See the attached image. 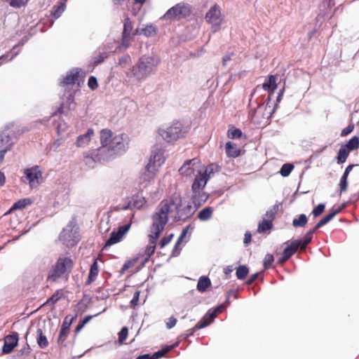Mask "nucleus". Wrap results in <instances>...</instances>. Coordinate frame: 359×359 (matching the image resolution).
I'll return each instance as SVG.
<instances>
[{
	"instance_id": "obj_46",
	"label": "nucleus",
	"mask_w": 359,
	"mask_h": 359,
	"mask_svg": "<svg viewBox=\"0 0 359 359\" xmlns=\"http://www.w3.org/2000/svg\"><path fill=\"white\" fill-rule=\"evenodd\" d=\"M29 0H9V4L13 8H20L27 5Z\"/></svg>"
},
{
	"instance_id": "obj_27",
	"label": "nucleus",
	"mask_w": 359,
	"mask_h": 359,
	"mask_svg": "<svg viewBox=\"0 0 359 359\" xmlns=\"http://www.w3.org/2000/svg\"><path fill=\"white\" fill-rule=\"evenodd\" d=\"M211 285L210 280L207 276H201L197 283V290L201 292H204Z\"/></svg>"
},
{
	"instance_id": "obj_54",
	"label": "nucleus",
	"mask_w": 359,
	"mask_h": 359,
	"mask_svg": "<svg viewBox=\"0 0 359 359\" xmlns=\"http://www.w3.org/2000/svg\"><path fill=\"white\" fill-rule=\"evenodd\" d=\"M10 137L8 135H0V147H6L10 142Z\"/></svg>"
},
{
	"instance_id": "obj_23",
	"label": "nucleus",
	"mask_w": 359,
	"mask_h": 359,
	"mask_svg": "<svg viewBox=\"0 0 359 359\" xmlns=\"http://www.w3.org/2000/svg\"><path fill=\"white\" fill-rule=\"evenodd\" d=\"M123 135L112 137L110 144L108 147L111 150H120L124 147Z\"/></svg>"
},
{
	"instance_id": "obj_16",
	"label": "nucleus",
	"mask_w": 359,
	"mask_h": 359,
	"mask_svg": "<svg viewBox=\"0 0 359 359\" xmlns=\"http://www.w3.org/2000/svg\"><path fill=\"white\" fill-rule=\"evenodd\" d=\"M197 163H198V160L197 158H193L185 161L182 166L179 169L180 173L182 175L187 177L194 175L195 173L194 165Z\"/></svg>"
},
{
	"instance_id": "obj_12",
	"label": "nucleus",
	"mask_w": 359,
	"mask_h": 359,
	"mask_svg": "<svg viewBox=\"0 0 359 359\" xmlns=\"http://www.w3.org/2000/svg\"><path fill=\"white\" fill-rule=\"evenodd\" d=\"M18 334L13 333L6 336L4 339V344L3 346V352L4 353H10L13 348L18 345Z\"/></svg>"
},
{
	"instance_id": "obj_48",
	"label": "nucleus",
	"mask_w": 359,
	"mask_h": 359,
	"mask_svg": "<svg viewBox=\"0 0 359 359\" xmlns=\"http://www.w3.org/2000/svg\"><path fill=\"white\" fill-rule=\"evenodd\" d=\"M325 208L324 204L320 203L313 210L312 214L314 217H318L324 212Z\"/></svg>"
},
{
	"instance_id": "obj_3",
	"label": "nucleus",
	"mask_w": 359,
	"mask_h": 359,
	"mask_svg": "<svg viewBox=\"0 0 359 359\" xmlns=\"http://www.w3.org/2000/svg\"><path fill=\"white\" fill-rule=\"evenodd\" d=\"M164 162L165 159L161 151H158L154 152L151 156L148 163L140 174V183L149 182L151 180H154L159 168L164 163Z\"/></svg>"
},
{
	"instance_id": "obj_62",
	"label": "nucleus",
	"mask_w": 359,
	"mask_h": 359,
	"mask_svg": "<svg viewBox=\"0 0 359 359\" xmlns=\"http://www.w3.org/2000/svg\"><path fill=\"white\" fill-rule=\"evenodd\" d=\"M177 346V344H174V345H171V346H166L165 348H163V349H161L162 352L163 353L164 355H165L167 353H168L169 351H170L172 349H173L175 347H176Z\"/></svg>"
},
{
	"instance_id": "obj_6",
	"label": "nucleus",
	"mask_w": 359,
	"mask_h": 359,
	"mask_svg": "<svg viewBox=\"0 0 359 359\" xmlns=\"http://www.w3.org/2000/svg\"><path fill=\"white\" fill-rule=\"evenodd\" d=\"M190 14V9L188 6L178 4L170 8L162 17L164 20H178L186 18Z\"/></svg>"
},
{
	"instance_id": "obj_33",
	"label": "nucleus",
	"mask_w": 359,
	"mask_h": 359,
	"mask_svg": "<svg viewBox=\"0 0 359 359\" xmlns=\"http://www.w3.org/2000/svg\"><path fill=\"white\" fill-rule=\"evenodd\" d=\"M350 151L346 149V147L342 146L337 153V163L339 164L343 163L346 161L347 157L348 156Z\"/></svg>"
},
{
	"instance_id": "obj_28",
	"label": "nucleus",
	"mask_w": 359,
	"mask_h": 359,
	"mask_svg": "<svg viewBox=\"0 0 359 359\" xmlns=\"http://www.w3.org/2000/svg\"><path fill=\"white\" fill-rule=\"evenodd\" d=\"M79 77V72H71L64 78L62 83L63 86L74 85L78 81Z\"/></svg>"
},
{
	"instance_id": "obj_64",
	"label": "nucleus",
	"mask_w": 359,
	"mask_h": 359,
	"mask_svg": "<svg viewBox=\"0 0 359 359\" xmlns=\"http://www.w3.org/2000/svg\"><path fill=\"white\" fill-rule=\"evenodd\" d=\"M136 359H153V356L150 354H144L138 356Z\"/></svg>"
},
{
	"instance_id": "obj_56",
	"label": "nucleus",
	"mask_w": 359,
	"mask_h": 359,
	"mask_svg": "<svg viewBox=\"0 0 359 359\" xmlns=\"http://www.w3.org/2000/svg\"><path fill=\"white\" fill-rule=\"evenodd\" d=\"M353 125H349L347 127H346L345 128H344L341 133V136H346L348 135L349 133H351L353 130Z\"/></svg>"
},
{
	"instance_id": "obj_39",
	"label": "nucleus",
	"mask_w": 359,
	"mask_h": 359,
	"mask_svg": "<svg viewBox=\"0 0 359 359\" xmlns=\"http://www.w3.org/2000/svg\"><path fill=\"white\" fill-rule=\"evenodd\" d=\"M349 151L357 149L359 147V137L357 136L353 137L344 145Z\"/></svg>"
},
{
	"instance_id": "obj_51",
	"label": "nucleus",
	"mask_w": 359,
	"mask_h": 359,
	"mask_svg": "<svg viewBox=\"0 0 359 359\" xmlns=\"http://www.w3.org/2000/svg\"><path fill=\"white\" fill-rule=\"evenodd\" d=\"M140 292L137 290L135 292L133 299L130 301V306L133 308H135L137 304L140 299Z\"/></svg>"
},
{
	"instance_id": "obj_45",
	"label": "nucleus",
	"mask_w": 359,
	"mask_h": 359,
	"mask_svg": "<svg viewBox=\"0 0 359 359\" xmlns=\"http://www.w3.org/2000/svg\"><path fill=\"white\" fill-rule=\"evenodd\" d=\"M274 261L273 256L271 254H266L264 259V269H269Z\"/></svg>"
},
{
	"instance_id": "obj_26",
	"label": "nucleus",
	"mask_w": 359,
	"mask_h": 359,
	"mask_svg": "<svg viewBox=\"0 0 359 359\" xmlns=\"http://www.w3.org/2000/svg\"><path fill=\"white\" fill-rule=\"evenodd\" d=\"M98 273H99V267H98V264H97V261L95 259H94V262L90 268V271H89L88 278V284L91 283L96 279V278L98 275Z\"/></svg>"
},
{
	"instance_id": "obj_7",
	"label": "nucleus",
	"mask_w": 359,
	"mask_h": 359,
	"mask_svg": "<svg viewBox=\"0 0 359 359\" xmlns=\"http://www.w3.org/2000/svg\"><path fill=\"white\" fill-rule=\"evenodd\" d=\"M153 69V59L149 57H142L140 58L134 74L139 79H142L150 74Z\"/></svg>"
},
{
	"instance_id": "obj_17",
	"label": "nucleus",
	"mask_w": 359,
	"mask_h": 359,
	"mask_svg": "<svg viewBox=\"0 0 359 359\" xmlns=\"http://www.w3.org/2000/svg\"><path fill=\"white\" fill-rule=\"evenodd\" d=\"M191 201L194 203L193 207L196 208V210L201 207L208 200L209 196L203 190L198 191H192Z\"/></svg>"
},
{
	"instance_id": "obj_30",
	"label": "nucleus",
	"mask_w": 359,
	"mask_h": 359,
	"mask_svg": "<svg viewBox=\"0 0 359 359\" xmlns=\"http://www.w3.org/2000/svg\"><path fill=\"white\" fill-rule=\"evenodd\" d=\"M36 334V341L39 346L41 348H46L49 343L46 336L43 334L42 330L41 328L37 329Z\"/></svg>"
},
{
	"instance_id": "obj_34",
	"label": "nucleus",
	"mask_w": 359,
	"mask_h": 359,
	"mask_svg": "<svg viewBox=\"0 0 359 359\" xmlns=\"http://www.w3.org/2000/svg\"><path fill=\"white\" fill-rule=\"evenodd\" d=\"M308 222V218L304 214H301L298 217L292 220V225L294 227H304Z\"/></svg>"
},
{
	"instance_id": "obj_57",
	"label": "nucleus",
	"mask_w": 359,
	"mask_h": 359,
	"mask_svg": "<svg viewBox=\"0 0 359 359\" xmlns=\"http://www.w3.org/2000/svg\"><path fill=\"white\" fill-rule=\"evenodd\" d=\"M189 228V226H187L182 232L180 236L179 237L177 241V243L175 244V248H176L178 245V244H180L181 243V241H182V239L186 236L187 232H188V229Z\"/></svg>"
},
{
	"instance_id": "obj_15",
	"label": "nucleus",
	"mask_w": 359,
	"mask_h": 359,
	"mask_svg": "<svg viewBox=\"0 0 359 359\" xmlns=\"http://www.w3.org/2000/svg\"><path fill=\"white\" fill-rule=\"evenodd\" d=\"M205 175V173L199 172L198 175L196 176L191 186L192 191H198L204 189L208 181L209 180V176H206Z\"/></svg>"
},
{
	"instance_id": "obj_38",
	"label": "nucleus",
	"mask_w": 359,
	"mask_h": 359,
	"mask_svg": "<svg viewBox=\"0 0 359 359\" xmlns=\"http://www.w3.org/2000/svg\"><path fill=\"white\" fill-rule=\"evenodd\" d=\"M264 107L263 105H258L256 109L254 110H251L249 112V116L250 117L251 121L255 123H259V120L257 118V114L262 113V109Z\"/></svg>"
},
{
	"instance_id": "obj_37",
	"label": "nucleus",
	"mask_w": 359,
	"mask_h": 359,
	"mask_svg": "<svg viewBox=\"0 0 359 359\" xmlns=\"http://www.w3.org/2000/svg\"><path fill=\"white\" fill-rule=\"evenodd\" d=\"M242 131L238 128H234L233 126L230 127L227 131V137L230 139H239L242 137Z\"/></svg>"
},
{
	"instance_id": "obj_43",
	"label": "nucleus",
	"mask_w": 359,
	"mask_h": 359,
	"mask_svg": "<svg viewBox=\"0 0 359 359\" xmlns=\"http://www.w3.org/2000/svg\"><path fill=\"white\" fill-rule=\"evenodd\" d=\"M128 335V329L127 327H123L121 328V331L118 332V343L120 344H123L126 339H127Z\"/></svg>"
},
{
	"instance_id": "obj_55",
	"label": "nucleus",
	"mask_w": 359,
	"mask_h": 359,
	"mask_svg": "<svg viewBox=\"0 0 359 359\" xmlns=\"http://www.w3.org/2000/svg\"><path fill=\"white\" fill-rule=\"evenodd\" d=\"M177 320L174 316H171L168 319V321L166 322V327L168 329L172 328L177 323Z\"/></svg>"
},
{
	"instance_id": "obj_36",
	"label": "nucleus",
	"mask_w": 359,
	"mask_h": 359,
	"mask_svg": "<svg viewBox=\"0 0 359 359\" xmlns=\"http://www.w3.org/2000/svg\"><path fill=\"white\" fill-rule=\"evenodd\" d=\"M298 250L297 243H294V241L291 242L289 245L283 250V253L287 256V257L290 258L292 255H294Z\"/></svg>"
},
{
	"instance_id": "obj_13",
	"label": "nucleus",
	"mask_w": 359,
	"mask_h": 359,
	"mask_svg": "<svg viewBox=\"0 0 359 359\" xmlns=\"http://www.w3.org/2000/svg\"><path fill=\"white\" fill-rule=\"evenodd\" d=\"M345 206L346 205L344 204L338 207L333 206L331 208L330 213L316 224L315 226V230H318L321 226L328 223L335 215L339 214L345 208Z\"/></svg>"
},
{
	"instance_id": "obj_32",
	"label": "nucleus",
	"mask_w": 359,
	"mask_h": 359,
	"mask_svg": "<svg viewBox=\"0 0 359 359\" xmlns=\"http://www.w3.org/2000/svg\"><path fill=\"white\" fill-rule=\"evenodd\" d=\"M273 228V223L270 222V220H267L263 218L262 221L259 223L257 227V233H262L266 232L268 230H270Z\"/></svg>"
},
{
	"instance_id": "obj_52",
	"label": "nucleus",
	"mask_w": 359,
	"mask_h": 359,
	"mask_svg": "<svg viewBox=\"0 0 359 359\" xmlns=\"http://www.w3.org/2000/svg\"><path fill=\"white\" fill-rule=\"evenodd\" d=\"M317 230H315V227L312 229V230H310L309 231L306 235H305V237H304V239L303 240V241L304 242V243L306 244H309L311 241H312V238H313V233L316 231Z\"/></svg>"
},
{
	"instance_id": "obj_58",
	"label": "nucleus",
	"mask_w": 359,
	"mask_h": 359,
	"mask_svg": "<svg viewBox=\"0 0 359 359\" xmlns=\"http://www.w3.org/2000/svg\"><path fill=\"white\" fill-rule=\"evenodd\" d=\"M294 243H297L298 248H300V251H304L306 248L307 244L304 243L303 241L295 240Z\"/></svg>"
},
{
	"instance_id": "obj_59",
	"label": "nucleus",
	"mask_w": 359,
	"mask_h": 359,
	"mask_svg": "<svg viewBox=\"0 0 359 359\" xmlns=\"http://www.w3.org/2000/svg\"><path fill=\"white\" fill-rule=\"evenodd\" d=\"M251 241H252V235H251L250 232L247 231L245 233V237H244L243 243L245 245H248V244H249L251 242Z\"/></svg>"
},
{
	"instance_id": "obj_2",
	"label": "nucleus",
	"mask_w": 359,
	"mask_h": 359,
	"mask_svg": "<svg viewBox=\"0 0 359 359\" xmlns=\"http://www.w3.org/2000/svg\"><path fill=\"white\" fill-rule=\"evenodd\" d=\"M74 267V262L69 257H60L52 265L47 276V281L55 283L59 279L67 277Z\"/></svg>"
},
{
	"instance_id": "obj_42",
	"label": "nucleus",
	"mask_w": 359,
	"mask_h": 359,
	"mask_svg": "<svg viewBox=\"0 0 359 359\" xmlns=\"http://www.w3.org/2000/svg\"><path fill=\"white\" fill-rule=\"evenodd\" d=\"M293 169H294V165L292 164L285 163L282 165V167L280 168V174L283 177H287L290 174V172H292V170Z\"/></svg>"
},
{
	"instance_id": "obj_22",
	"label": "nucleus",
	"mask_w": 359,
	"mask_h": 359,
	"mask_svg": "<svg viewBox=\"0 0 359 359\" xmlns=\"http://www.w3.org/2000/svg\"><path fill=\"white\" fill-rule=\"evenodd\" d=\"M94 134V130L92 128L88 130L87 133L84 135H79L76 140V144L78 147H81L87 145Z\"/></svg>"
},
{
	"instance_id": "obj_24",
	"label": "nucleus",
	"mask_w": 359,
	"mask_h": 359,
	"mask_svg": "<svg viewBox=\"0 0 359 359\" xmlns=\"http://www.w3.org/2000/svg\"><path fill=\"white\" fill-rule=\"evenodd\" d=\"M32 203V199L29 198H22L15 202L6 215L11 213L15 210H22Z\"/></svg>"
},
{
	"instance_id": "obj_35",
	"label": "nucleus",
	"mask_w": 359,
	"mask_h": 359,
	"mask_svg": "<svg viewBox=\"0 0 359 359\" xmlns=\"http://www.w3.org/2000/svg\"><path fill=\"white\" fill-rule=\"evenodd\" d=\"M279 210V205H274L272 206L269 210L266 211V214L264 215V218L270 220L271 223H273V221L275 219L276 215Z\"/></svg>"
},
{
	"instance_id": "obj_19",
	"label": "nucleus",
	"mask_w": 359,
	"mask_h": 359,
	"mask_svg": "<svg viewBox=\"0 0 359 359\" xmlns=\"http://www.w3.org/2000/svg\"><path fill=\"white\" fill-rule=\"evenodd\" d=\"M276 80V76L270 75L268 77V79L262 84V88L264 90L268 91L270 95L274 93V91L277 88Z\"/></svg>"
},
{
	"instance_id": "obj_31",
	"label": "nucleus",
	"mask_w": 359,
	"mask_h": 359,
	"mask_svg": "<svg viewBox=\"0 0 359 359\" xmlns=\"http://www.w3.org/2000/svg\"><path fill=\"white\" fill-rule=\"evenodd\" d=\"M62 290H57L55 293L48 298L43 305H54L57 301H59L63 297Z\"/></svg>"
},
{
	"instance_id": "obj_63",
	"label": "nucleus",
	"mask_w": 359,
	"mask_h": 359,
	"mask_svg": "<svg viewBox=\"0 0 359 359\" xmlns=\"http://www.w3.org/2000/svg\"><path fill=\"white\" fill-rule=\"evenodd\" d=\"M133 264L130 261L125 262L124 264L123 265L122 268H121L122 272H123V271L128 270V269H130L133 266Z\"/></svg>"
},
{
	"instance_id": "obj_41",
	"label": "nucleus",
	"mask_w": 359,
	"mask_h": 359,
	"mask_svg": "<svg viewBox=\"0 0 359 359\" xmlns=\"http://www.w3.org/2000/svg\"><path fill=\"white\" fill-rule=\"evenodd\" d=\"M65 9V1L60 3V5H58L57 6H54L53 8V11L52 12V15L54 17V18L57 19L64 12Z\"/></svg>"
},
{
	"instance_id": "obj_47",
	"label": "nucleus",
	"mask_w": 359,
	"mask_h": 359,
	"mask_svg": "<svg viewBox=\"0 0 359 359\" xmlns=\"http://www.w3.org/2000/svg\"><path fill=\"white\" fill-rule=\"evenodd\" d=\"M173 238V234L170 233L169 235L164 236L159 242V246L161 248H163L165 245H167Z\"/></svg>"
},
{
	"instance_id": "obj_50",
	"label": "nucleus",
	"mask_w": 359,
	"mask_h": 359,
	"mask_svg": "<svg viewBox=\"0 0 359 359\" xmlns=\"http://www.w3.org/2000/svg\"><path fill=\"white\" fill-rule=\"evenodd\" d=\"M348 187V177L342 176L339 182L340 192L346 191Z\"/></svg>"
},
{
	"instance_id": "obj_10",
	"label": "nucleus",
	"mask_w": 359,
	"mask_h": 359,
	"mask_svg": "<svg viewBox=\"0 0 359 359\" xmlns=\"http://www.w3.org/2000/svg\"><path fill=\"white\" fill-rule=\"evenodd\" d=\"M206 21L213 27L220 26L222 18L221 11L217 5L212 6L205 15Z\"/></svg>"
},
{
	"instance_id": "obj_49",
	"label": "nucleus",
	"mask_w": 359,
	"mask_h": 359,
	"mask_svg": "<svg viewBox=\"0 0 359 359\" xmlns=\"http://www.w3.org/2000/svg\"><path fill=\"white\" fill-rule=\"evenodd\" d=\"M88 86L93 90L97 89L98 87L97 79L93 76H90L88 79Z\"/></svg>"
},
{
	"instance_id": "obj_8",
	"label": "nucleus",
	"mask_w": 359,
	"mask_h": 359,
	"mask_svg": "<svg viewBox=\"0 0 359 359\" xmlns=\"http://www.w3.org/2000/svg\"><path fill=\"white\" fill-rule=\"evenodd\" d=\"M24 174L25 177L21 178L22 181L24 182L28 181L32 188L39 184V180L42 178V172L38 165L33 166L31 168L25 169Z\"/></svg>"
},
{
	"instance_id": "obj_61",
	"label": "nucleus",
	"mask_w": 359,
	"mask_h": 359,
	"mask_svg": "<svg viewBox=\"0 0 359 359\" xmlns=\"http://www.w3.org/2000/svg\"><path fill=\"white\" fill-rule=\"evenodd\" d=\"M258 277V273H254L252 274L250 278L248 280V281L246 282L247 285H251L252 284L257 278Z\"/></svg>"
},
{
	"instance_id": "obj_18",
	"label": "nucleus",
	"mask_w": 359,
	"mask_h": 359,
	"mask_svg": "<svg viewBox=\"0 0 359 359\" xmlns=\"http://www.w3.org/2000/svg\"><path fill=\"white\" fill-rule=\"evenodd\" d=\"M72 320H70L69 322L67 321V317H66L62 324V327L60 331L59 337L57 339V342L59 344H62L67 339L70 326L72 324Z\"/></svg>"
},
{
	"instance_id": "obj_9",
	"label": "nucleus",
	"mask_w": 359,
	"mask_h": 359,
	"mask_svg": "<svg viewBox=\"0 0 359 359\" xmlns=\"http://www.w3.org/2000/svg\"><path fill=\"white\" fill-rule=\"evenodd\" d=\"M130 226L131 224L129 223L119 226L116 231H112L110 233L109 238L107 240L102 250H104L108 247L121 242L130 229Z\"/></svg>"
},
{
	"instance_id": "obj_25",
	"label": "nucleus",
	"mask_w": 359,
	"mask_h": 359,
	"mask_svg": "<svg viewBox=\"0 0 359 359\" xmlns=\"http://www.w3.org/2000/svg\"><path fill=\"white\" fill-rule=\"evenodd\" d=\"M112 132L109 129H102L100 131V142L102 147H109L112 138Z\"/></svg>"
},
{
	"instance_id": "obj_20",
	"label": "nucleus",
	"mask_w": 359,
	"mask_h": 359,
	"mask_svg": "<svg viewBox=\"0 0 359 359\" xmlns=\"http://www.w3.org/2000/svg\"><path fill=\"white\" fill-rule=\"evenodd\" d=\"M133 30V25L129 18L124 20L123 31L122 34L123 44L128 43L130 41V34Z\"/></svg>"
},
{
	"instance_id": "obj_4",
	"label": "nucleus",
	"mask_w": 359,
	"mask_h": 359,
	"mask_svg": "<svg viewBox=\"0 0 359 359\" xmlns=\"http://www.w3.org/2000/svg\"><path fill=\"white\" fill-rule=\"evenodd\" d=\"M158 133L167 142H175L178 139L184 137L186 134V131L183 130L182 124L179 121L173 122L165 129H159Z\"/></svg>"
},
{
	"instance_id": "obj_1",
	"label": "nucleus",
	"mask_w": 359,
	"mask_h": 359,
	"mask_svg": "<svg viewBox=\"0 0 359 359\" xmlns=\"http://www.w3.org/2000/svg\"><path fill=\"white\" fill-rule=\"evenodd\" d=\"M196 211V208L190 203L182 206V198L180 194L175 192L170 197L160 202L151 219L165 229L169 215L175 222H184L191 217Z\"/></svg>"
},
{
	"instance_id": "obj_21",
	"label": "nucleus",
	"mask_w": 359,
	"mask_h": 359,
	"mask_svg": "<svg viewBox=\"0 0 359 359\" xmlns=\"http://www.w3.org/2000/svg\"><path fill=\"white\" fill-rule=\"evenodd\" d=\"M226 154L229 158H236L241 154V149L235 143L227 142L225 144Z\"/></svg>"
},
{
	"instance_id": "obj_60",
	"label": "nucleus",
	"mask_w": 359,
	"mask_h": 359,
	"mask_svg": "<svg viewBox=\"0 0 359 359\" xmlns=\"http://www.w3.org/2000/svg\"><path fill=\"white\" fill-rule=\"evenodd\" d=\"M107 57V54H101L95 58V63L97 65L100 64V63L102 62L104 60V59Z\"/></svg>"
},
{
	"instance_id": "obj_53",
	"label": "nucleus",
	"mask_w": 359,
	"mask_h": 359,
	"mask_svg": "<svg viewBox=\"0 0 359 359\" xmlns=\"http://www.w3.org/2000/svg\"><path fill=\"white\" fill-rule=\"evenodd\" d=\"M12 144H8L6 147H0V163L2 162L5 153L11 149Z\"/></svg>"
},
{
	"instance_id": "obj_14",
	"label": "nucleus",
	"mask_w": 359,
	"mask_h": 359,
	"mask_svg": "<svg viewBox=\"0 0 359 359\" xmlns=\"http://www.w3.org/2000/svg\"><path fill=\"white\" fill-rule=\"evenodd\" d=\"M217 315V310H214L211 313H208L193 328H191V334L198 330L207 327L214 320Z\"/></svg>"
},
{
	"instance_id": "obj_11",
	"label": "nucleus",
	"mask_w": 359,
	"mask_h": 359,
	"mask_svg": "<svg viewBox=\"0 0 359 359\" xmlns=\"http://www.w3.org/2000/svg\"><path fill=\"white\" fill-rule=\"evenodd\" d=\"M60 240L67 247L74 246L79 241L76 232L73 233L72 229H63L60 234Z\"/></svg>"
},
{
	"instance_id": "obj_40",
	"label": "nucleus",
	"mask_w": 359,
	"mask_h": 359,
	"mask_svg": "<svg viewBox=\"0 0 359 359\" xmlns=\"http://www.w3.org/2000/svg\"><path fill=\"white\" fill-rule=\"evenodd\" d=\"M248 268L245 265H242L237 268L236 274L238 279L243 280L248 276Z\"/></svg>"
},
{
	"instance_id": "obj_29",
	"label": "nucleus",
	"mask_w": 359,
	"mask_h": 359,
	"mask_svg": "<svg viewBox=\"0 0 359 359\" xmlns=\"http://www.w3.org/2000/svg\"><path fill=\"white\" fill-rule=\"evenodd\" d=\"M212 214L213 208L212 207H205L198 212L197 217L201 221H207L212 217Z\"/></svg>"
},
{
	"instance_id": "obj_44",
	"label": "nucleus",
	"mask_w": 359,
	"mask_h": 359,
	"mask_svg": "<svg viewBox=\"0 0 359 359\" xmlns=\"http://www.w3.org/2000/svg\"><path fill=\"white\" fill-rule=\"evenodd\" d=\"M218 169H219V167L218 165H217L216 164H210L208 165L205 170L202 172V173H205L206 176H209V179L210 178V175L212 174H214L215 172H217L218 171Z\"/></svg>"
},
{
	"instance_id": "obj_5",
	"label": "nucleus",
	"mask_w": 359,
	"mask_h": 359,
	"mask_svg": "<svg viewBox=\"0 0 359 359\" xmlns=\"http://www.w3.org/2000/svg\"><path fill=\"white\" fill-rule=\"evenodd\" d=\"M164 228L158 224L156 221L152 220L150 232L149 235V243L146 247L144 255L146 256L144 262H147L150 257L154 253L157 240L158 239L161 233L164 231Z\"/></svg>"
}]
</instances>
